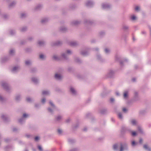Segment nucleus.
I'll return each mask as SVG.
<instances>
[{
  "label": "nucleus",
  "instance_id": "7ed1b4c3",
  "mask_svg": "<svg viewBox=\"0 0 151 151\" xmlns=\"http://www.w3.org/2000/svg\"><path fill=\"white\" fill-rule=\"evenodd\" d=\"M72 53V52L71 50H68L65 53H63L62 54V56L63 58L66 59L68 57V55L71 54Z\"/></svg>",
  "mask_w": 151,
  "mask_h": 151
},
{
  "label": "nucleus",
  "instance_id": "e2e57ef3",
  "mask_svg": "<svg viewBox=\"0 0 151 151\" xmlns=\"http://www.w3.org/2000/svg\"><path fill=\"white\" fill-rule=\"evenodd\" d=\"M132 81L133 82H135V79L134 78H133L132 79Z\"/></svg>",
  "mask_w": 151,
  "mask_h": 151
},
{
  "label": "nucleus",
  "instance_id": "9d476101",
  "mask_svg": "<svg viewBox=\"0 0 151 151\" xmlns=\"http://www.w3.org/2000/svg\"><path fill=\"white\" fill-rule=\"evenodd\" d=\"M88 49H86V50H83L81 51V54L82 55H86L88 53Z\"/></svg>",
  "mask_w": 151,
  "mask_h": 151
},
{
  "label": "nucleus",
  "instance_id": "5fc2aeb1",
  "mask_svg": "<svg viewBox=\"0 0 151 151\" xmlns=\"http://www.w3.org/2000/svg\"><path fill=\"white\" fill-rule=\"evenodd\" d=\"M114 101V99L113 98H111L110 99V101L111 102H113Z\"/></svg>",
  "mask_w": 151,
  "mask_h": 151
},
{
  "label": "nucleus",
  "instance_id": "f03ea898",
  "mask_svg": "<svg viewBox=\"0 0 151 151\" xmlns=\"http://www.w3.org/2000/svg\"><path fill=\"white\" fill-rule=\"evenodd\" d=\"M28 116V115L27 114L24 113L23 115V117L19 120V122L20 124H22L25 121V118L27 117Z\"/></svg>",
  "mask_w": 151,
  "mask_h": 151
},
{
  "label": "nucleus",
  "instance_id": "6e6552de",
  "mask_svg": "<svg viewBox=\"0 0 151 151\" xmlns=\"http://www.w3.org/2000/svg\"><path fill=\"white\" fill-rule=\"evenodd\" d=\"M69 44L71 46H76L78 45V43L75 41H72L69 42Z\"/></svg>",
  "mask_w": 151,
  "mask_h": 151
},
{
  "label": "nucleus",
  "instance_id": "393cba45",
  "mask_svg": "<svg viewBox=\"0 0 151 151\" xmlns=\"http://www.w3.org/2000/svg\"><path fill=\"white\" fill-rule=\"evenodd\" d=\"M16 4L15 2L14 1H12L10 2V8L13 7Z\"/></svg>",
  "mask_w": 151,
  "mask_h": 151
},
{
  "label": "nucleus",
  "instance_id": "09e8293b",
  "mask_svg": "<svg viewBox=\"0 0 151 151\" xmlns=\"http://www.w3.org/2000/svg\"><path fill=\"white\" fill-rule=\"evenodd\" d=\"M77 150L78 149L77 148H74L70 150L69 151H77Z\"/></svg>",
  "mask_w": 151,
  "mask_h": 151
},
{
  "label": "nucleus",
  "instance_id": "dca6fc26",
  "mask_svg": "<svg viewBox=\"0 0 151 151\" xmlns=\"http://www.w3.org/2000/svg\"><path fill=\"white\" fill-rule=\"evenodd\" d=\"M70 91L73 94L75 95L76 94V92L73 88L72 87L70 88Z\"/></svg>",
  "mask_w": 151,
  "mask_h": 151
},
{
  "label": "nucleus",
  "instance_id": "473e14b6",
  "mask_svg": "<svg viewBox=\"0 0 151 151\" xmlns=\"http://www.w3.org/2000/svg\"><path fill=\"white\" fill-rule=\"evenodd\" d=\"M31 62L29 60H27L25 61V64L27 65H29L30 64Z\"/></svg>",
  "mask_w": 151,
  "mask_h": 151
},
{
  "label": "nucleus",
  "instance_id": "2f4dec72",
  "mask_svg": "<svg viewBox=\"0 0 151 151\" xmlns=\"http://www.w3.org/2000/svg\"><path fill=\"white\" fill-rule=\"evenodd\" d=\"M118 116L119 118L120 119H122L123 118V116L122 114L121 113H119L118 114Z\"/></svg>",
  "mask_w": 151,
  "mask_h": 151
},
{
  "label": "nucleus",
  "instance_id": "0e129e2a",
  "mask_svg": "<svg viewBox=\"0 0 151 151\" xmlns=\"http://www.w3.org/2000/svg\"><path fill=\"white\" fill-rule=\"evenodd\" d=\"M32 39V37H29L28 39L30 40H31Z\"/></svg>",
  "mask_w": 151,
  "mask_h": 151
},
{
  "label": "nucleus",
  "instance_id": "79ce46f5",
  "mask_svg": "<svg viewBox=\"0 0 151 151\" xmlns=\"http://www.w3.org/2000/svg\"><path fill=\"white\" fill-rule=\"evenodd\" d=\"M57 132L59 134H61L62 133V131L60 129H57Z\"/></svg>",
  "mask_w": 151,
  "mask_h": 151
},
{
  "label": "nucleus",
  "instance_id": "338daca9",
  "mask_svg": "<svg viewBox=\"0 0 151 151\" xmlns=\"http://www.w3.org/2000/svg\"><path fill=\"white\" fill-rule=\"evenodd\" d=\"M145 32L144 31H143L142 32V34H145Z\"/></svg>",
  "mask_w": 151,
  "mask_h": 151
},
{
  "label": "nucleus",
  "instance_id": "774afa93",
  "mask_svg": "<svg viewBox=\"0 0 151 151\" xmlns=\"http://www.w3.org/2000/svg\"><path fill=\"white\" fill-rule=\"evenodd\" d=\"M38 105H37V104H35V107H38Z\"/></svg>",
  "mask_w": 151,
  "mask_h": 151
},
{
  "label": "nucleus",
  "instance_id": "69168bd1",
  "mask_svg": "<svg viewBox=\"0 0 151 151\" xmlns=\"http://www.w3.org/2000/svg\"><path fill=\"white\" fill-rule=\"evenodd\" d=\"M71 141L72 140H71V139H69L68 140V141L70 143H71L72 142Z\"/></svg>",
  "mask_w": 151,
  "mask_h": 151
},
{
  "label": "nucleus",
  "instance_id": "ea45409f",
  "mask_svg": "<svg viewBox=\"0 0 151 151\" xmlns=\"http://www.w3.org/2000/svg\"><path fill=\"white\" fill-rule=\"evenodd\" d=\"M105 53L106 54H108L110 52V50L107 48H105L104 50Z\"/></svg>",
  "mask_w": 151,
  "mask_h": 151
},
{
  "label": "nucleus",
  "instance_id": "1a4fd4ad",
  "mask_svg": "<svg viewBox=\"0 0 151 151\" xmlns=\"http://www.w3.org/2000/svg\"><path fill=\"white\" fill-rule=\"evenodd\" d=\"M55 78L58 80H60L62 78V76L58 73H56L55 76Z\"/></svg>",
  "mask_w": 151,
  "mask_h": 151
},
{
  "label": "nucleus",
  "instance_id": "5701e85b",
  "mask_svg": "<svg viewBox=\"0 0 151 151\" xmlns=\"http://www.w3.org/2000/svg\"><path fill=\"white\" fill-rule=\"evenodd\" d=\"M67 29L64 27H62L60 28V30L62 32H64Z\"/></svg>",
  "mask_w": 151,
  "mask_h": 151
},
{
  "label": "nucleus",
  "instance_id": "e433bc0d",
  "mask_svg": "<svg viewBox=\"0 0 151 151\" xmlns=\"http://www.w3.org/2000/svg\"><path fill=\"white\" fill-rule=\"evenodd\" d=\"M53 58L55 60H59V58L57 57L56 55H54L53 56Z\"/></svg>",
  "mask_w": 151,
  "mask_h": 151
},
{
  "label": "nucleus",
  "instance_id": "58836bf2",
  "mask_svg": "<svg viewBox=\"0 0 151 151\" xmlns=\"http://www.w3.org/2000/svg\"><path fill=\"white\" fill-rule=\"evenodd\" d=\"M42 7V6L41 5L39 4L37 6L36 8V10H38L40 9Z\"/></svg>",
  "mask_w": 151,
  "mask_h": 151
},
{
  "label": "nucleus",
  "instance_id": "7c9ffc66",
  "mask_svg": "<svg viewBox=\"0 0 151 151\" xmlns=\"http://www.w3.org/2000/svg\"><path fill=\"white\" fill-rule=\"evenodd\" d=\"M62 119V116H58L55 119V120L56 121H60Z\"/></svg>",
  "mask_w": 151,
  "mask_h": 151
},
{
  "label": "nucleus",
  "instance_id": "680f3d73",
  "mask_svg": "<svg viewBox=\"0 0 151 151\" xmlns=\"http://www.w3.org/2000/svg\"><path fill=\"white\" fill-rule=\"evenodd\" d=\"M94 50H95V51H97L98 50H99V48H97V47H96L94 49Z\"/></svg>",
  "mask_w": 151,
  "mask_h": 151
},
{
  "label": "nucleus",
  "instance_id": "b1692460",
  "mask_svg": "<svg viewBox=\"0 0 151 151\" xmlns=\"http://www.w3.org/2000/svg\"><path fill=\"white\" fill-rule=\"evenodd\" d=\"M21 98V96L19 95H17L15 97V100L17 101H19Z\"/></svg>",
  "mask_w": 151,
  "mask_h": 151
},
{
  "label": "nucleus",
  "instance_id": "a18cd8bd",
  "mask_svg": "<svg viewBox=\"0 0 151 151\" xmlns=\"http://www.w3.org/2000/svg\"><path fill=\"white\" fill-rule=\"evenodd\" d=\"M61 43V42L60 41H58L54 45H60Z\"/></svg>",
  "mask_w": 151,
  "mask_h": 151
},
{
  "label": "nucleus",
  "instance_id": "603ef678",
  "mask_svg": "<svg viewBox=\"0 0 151 151\" xmlns=\"http://www.w3.org/2000/svg\"><path fill=\"white\" fill-rule=\"evenodd\" d=\"M38 148L40 151H42V147L40 146H38Z\"/></svg>",
  "mask_w": 151,
  "mask_h": 151
},
{
  "label": "nucleus",
  "instance_id": "c85d7f7f",
  "mask_svg": "<svg viewBox=\"0 0 151 151\" xmlns=\"http://www.w3.org/2000/svg\"><path fill=\"white\" fill-rule=\"evenodd\" d=\"M138 132L141 134L143 133V131L142 129L140 127H138Z\"/></svg>",
  "mask_w": 151,
  "mask_h": 151
},
{
  "label": "nucleus",
  "instance_id": "20e7f679",
  "mask_svg": "<svg viewBox=\"0 0 151 151\" xmlns=\"http://www.w3.org/2000/svg\"><path fill=\"white\" fill-rule=\"evenodd\" d=\"M49 102L50 104L52 106V109L49 107L48 108L47 110L49 112L52 114L53 111H54L55 109V107L51 101H50Z\"/></svg>",
  "mask_w": 151,
  "mask_h": 151
},
{
  "label": "nucleus",
  "instance_id": "4be33fe9",
  "mask_svg": "<svg viewBox=\"0 0 151 151\" xmlns=\"http://www.w3.org/2000/svg\"><path fill=\"white\" fill-rule=\"evenodd\" d=\"M45 55L40 54L39 55V58L42 60H44L45 58Z\"/></svg>",
  "mask_w": 151,
  "mask_h": 151
},
{
  "label": "nucleus",
  "instance_id": "8fccbe9b",
  "mask_svg": "<svg viewBox=\"0 0 151 151\" xmlns=\"http://www.w3.org/2000/svg\"><path fill=\"white\" fill-rule=\"evenodd\" d=\"M122 110L124 112H126L127 111V110L125 108H123Z\"/></svg>",
  "mask_w": 151,
  "mask_h": 151
},
{
  "label": "nucleus",
  "instance_id": "a878e982",
  "mask_svg": "<svg viewBox=\"0 0 151 151\" xmlns=\"http://www.w3.org/2000/svg\"><path fill=\"white\" fill-rule=\"evenodd\" d=\"M27 15L26 13L24 12H22L20 16L22 18L25 17Z\"/></svg>",
  "mask_w": 151,
  "mask_h": 151
},
{
  "label": "nucleus",
  "instance_id": "6e6d98bb",
  "mask_svg": "<svg viewBox=\"0 0 151 151\" xmlns=\"http://www.w3.org/2000/svg\"><path fill=\"white\" fill-rule=\"evenodd\" d=\"M12 130L13 132H15L17 130V129L15 128H13Z\"/></svg>",
  "mask_w": 151,
  "mask_h": 151
},
{
  "label": "nucleus",
  "instance_id": "4c0bfd02",
  "mask_svg": "<svg viewBox=\"0 0 151 151\" xmlns=\"http://www.w3.org/2000/svg\"><path fill=\"white\" fill-rule=\"evenodd\" d=\"M117 145L116 144L114 145L113 146V148L114 150H116L117 148Z\"/></svg>",
  "mask_w": 151,
  "mask_h": 151
},
{
  "label": "nucleus",
  "instance_id": "13d9d810",
  "mask_svg": "<svg viewBox=\"0 0 151 151\" xmlns=\"http://www.w3.org/2000/svg\"><path fill=\"white\" fill-rule=\"evenodd\" d=\"M97 58L99 60H100L101 56L99 55H97Z\"/></svg>",
  "mask_w": 151,
  "mask_h": 151
},
{
  "label": "nucleus",
  "instance_id": "ddd939ff",
  "mask_svg": "<svg viewBox=\"0 0 151 151\" xmlns=\"http://www.w3.org/2000/svg\"><path fill=\"white\" fill-rule=\"evenodd\" d=\"M19 69V67L16 66L14 67L12 70V71L14 73L17 71Z\"/></svg>",
  "mask_w": 151,
  "mask_h": 151
},
{
  "label": "nucleus",
  "instance_id": "f704fd0d",
  "mask_svg": "<svg viewBox=\"0 0 151 151\" xmlns=\"http://www.w3.org/2000/svg\"><path fill=\"white\" fill-rule=\"evenodd\" d=\"M15 31L13 30H10V35H13L15 34Z\"/></svg>",
  "mask_w": 151,
  "mask_h": 151
},
{
  "label": "nucleus",
  "instance_id": "3c124183",
  "mask_svg": "<svg viewBox=\"0 0 151 151\" xmlns=\"http://www.w3.org/2000/svg\"><path fill=\"white\" fill-rule=\"evenodd\" d=\"M134 94L135 96H136L138 95V92L137 91H135L134 92Z\"/></svg>",
  "mask_w": 151,
  "mask_h": 151
},
{
  "label": "nucleus",
  "instance_id": "39448f33",
  "mask_svg": "<svg viewBox=\"0 0 151 151\" xmlns=\"http://www.w3.org/2000/svg\"><path fill=\"white\" fill-rule=\"evenodd\" d=\"M129 90V89L125 90L123 93V98L124 99H127L128 98V94Z\"/></svg>",
  "mask_w": 151,
  "mask_h": 151
},
{
  "label": "nucleus",
  "instance_id": "49530a36",
  "mask_svg": "<svg viewBox=\"0 0 151 151\" xmlns=\"http://www.w3.org/2000/svg\"><path fill=\"white\" fill-rule=\"evenodd\" d=\"M131 133H132V135L133 136H134L136 135V132H132Z\"/></svg>",
  "mask_w": 151,
  "mask_h": 151
},
{
  "label": "nucleus",
  "instance_id": "c9c22d12",
  "mask_svg": "<svg viewBox=\"0 0 151 151\" xmlns=\"http://www.w3.org/2000/svg\"><path fill=\"white\" fill-rule=\"evenodd\" d=\"M122 28L123 30H126L128 29V27L127 26L123 25L122 27Z\"/></svg>",
  "mask_w": 151,
  "mask_h": 151
},
{
  "label": "nucleus",
  "instance_id": "412c9836",
  "mask_svg": "<svg viewBox=\"0 0 151 151\" xmlns=\"http://www.w3.org/2000/svg\"><path fill=\"white\" fill-rule=\"evenodd\" d=\"M48 21V19L47 18H45L42 19L41 21V22L42 23L44 24L45 23L47 22Z\"/></svg>",
  "mask_w": 151,
  "mask_h": 151
},
{
  "label": "nucleus",
  "instance_id": "c756f323",
  "mask_svg": "<svg viewBox=\"0 0 151 151\" xmlns=\"http://www.w3.org/2000/svg\"><path fill=\"white\" fill-rule=\"evenodd\" d=\"M15 52V51L13 49H10V56L13 55Z\"/></svg>",
  "mask_w": 151,
  "mask_h": 151
},
{
  "label": "nucleus",
  "instance_id": "72a5a7b5",
  "mask_svg": "<svg viewBox=\"0 0 151 151\" xmlns=\"http://www.w3.org/2000/svg\"><path fill=\"white\" fill-rule=\"evenodd\" d=\"M125 131H128L130 133H131L132 132L131 129L130 128L128 127H125Z\"/></svg>",
  "mask_w": 151,
  "mask_h": 151
},
{
  "label": "nucleus",
  "instance_id": "bf43d9fd",
  "mask_svg": "<svg viewBox=\"0 0 151 151\" xmlns=\"http://www.w3.org/2000/svg\"><path fill=\"white\" fill-rule=\"evenodd\" d=\"M26 136L28 138H29L31 135L29 134H26Z\"/></svg>",
  "mask_w": 151,
  "mask_h": 151
},
{
  "label": "nucleus",
  "instance_id": "9b49d317",
  "mask_svg": "<svg viewBox=\"0 0 151 151\" xmlns=\"http://www.w3.org/2000/svg\"><path fill=\"white\" fill-rule=\"evenodd\" d=\"M32 80L35 84H37L38 82V79L37 78L33 77L32 78Z\"/></svg>",
  "mask_w": 151,
  "mask_h": 151
},
{
  "label": "nucleus",
  "instance_id": "052dcab7",
  "mask_svg": "<svg viewBox=\"0 0 151 151\" xmlns=\"http://www.w3.org/2000/svg\"><path fill=\"white\" fill-rule=\"evenodd\" d=\"M142 142V139H140L139 140V142L140 143H141Z\"/></svg>",
  "mask_w": 151,
  "mask_h": 151
},
{
  "label": "nucleus",
  "instance_id": "37998d69",
  "mask_svg": "<svg viewBox=\"0 0 151 151\" xmlns=\"http://www.w3.org/2000/svg\"><path fill=\"white\" fill-rule=\"evenodd\" d=\"M135 10L136 11H138L140 10V8L138 6H136L135 8Z\"/></svg>",
  "mask_w": 151,
  "mask_h": 151
},
{
  "label": "nucleus",
  "instance_id": "f8f14e48",
  "mask_svg": "<svg viewBox=\"0 0 151 151\" xmlns=\"http://www.w3.org/2000/svg\"><path fill=\"white\" fill-rule=\"evenodd\" d=\"M45 42L42 40H40L38 41V44L40 46H42L45 44Z\"/></svg>",
  "mask_w": 151,
  "mask_h": 151
},
{
  "label": "nucleus",
  "instance_id": "de8ad7c7",
  "mask_svg": "<svg viewBox=\"0 0 151 151\" xmlns=\"http://www.w3.org/2000/svg\"><path fill=\"white\" fill-rule=\"evenodd\" d=\"M45 101V99L44 98H43L41 100V103L42 104H44Z\"/></svg>",
  "mask_w": 151,
  "mask_h": 151
},
{
  "label": "nucleus",
  "instance_id": "423d86ee",
  "mask_svg": "<svg viewBox=\"0 0 151 151\" xmlns=\"http://www.w3.org/2000/svg\"><path fill=\"white\" fill-rule=\"evenodd\" d=\"M85 4L88 7H91L94 4V2L92 1L88 0L86 2Z\"/></svg>",
  "mask_w": 151,
  "mask_h": 151
},
{
  "label": "nucleus",
  "instance_id": "864d4df0",
  "mask_svg": "<svg viewBox=\"0 0 151 151\" xmlns=\"http://www.w3.org/2000/svg\"><path fill=\"white\" fill-rule=\"evenodd\" d=\"M39 137L37 136L35 137V140L36 141H37L39 140Z\"/></svg>",
  "mask_w": 151,
  "mask_h": 151
},
{
  "label": "nucleus",
  "instance_id": "4468645a",
  "mask_svg": "<svg viewBox=\"0 0 151 151\" xmlns=\"http://www.w3.org/2000/svg\"><path fill=\"white\" fill-rule=\"evenodd\" d=\"M114 72L112 70H110L109 71L108 73V76L109 77H111L114 74Z\"/></svg>",
  "mask_w": 151,
  "mask_h": 151
},
{
  "label": "nucleus",
  "instance_id": "cd10ccee",
  "mask_svg": "<svg viewBox=\"0 0 151 151\" xmlns=\"http://www.w3.org/2000/svg\"><path fill=\"white\" fill-rule=\"evenodd\" d=\"M138 132L141 134L143 133V131L142 129L140 127H138Z\"/></svg>",
  "mask_w": 151,
  "mask_h": 151
},
{
  "label": "nucleus",
  "instance_id": "f257e3e1",
  "mask_svg": "<svg viewBox=\"0 0 151 151\" xmlns=\"http://www.w3.org/2000/svg\"><path fill=\"white\" fill-rule=\"evenodd\" d=\"M128 148L127 145L126 143L121 144L120 151H123V150H128Z\"/></svg>",
  "mask_w": 151,
  "mask_h": 151
},
{
  "label": "nucleus",
  "instance_id": "2eb2a0df",
  "mask_svg": "<svg viewBox=\"0 0 151 151\" xmlns=\"http://www.w3.org/2000/svg\"><path fill=\"white\" fill-rule=\"evenodd\" d=\"M80 22L78 21H74L71 22V24L73 25H77L80 24Z\"/></svg>",
  "mask_w": 151,
  "mask_h": 151
},
{
  "label": "nucleus",
  "instance_id": "bb28decb",
  "mask_svg": "<svg viewBox=\"0 0 151 151\" xmlns=\"http://www.w3.org/2000/svg\"><path fill=\"white\" fill-rule=\"evenodd\" d=\"M137 142H136L134 141H132L131 142V145L132 147H134L136 145Z\"/></svg>",
  "mask_w": 151,
  "mask_h": 151
},
{
  "label": "nucleus",
  "instance_id": "aec40b11",
  "mask_svg": "<svg viewBox=\"0 0 151 151\" xmlns=\"http://www.w3.org/2000/svg\"><path fill=\"white\" fill-rule=\"evenodd\" d=\"M131 123L133 125H135L136 124V121L134 119H132L130 121Z\"/></svg>",
  "mask_w": 151,
  "mask_h": 151
},
{
  "label": "nucleus",
  "instance_id": "6ab92c4d",
  "mask_svg": "<svg viewBox=\"0 0 151 151\" xmlns=\"http://www.w3.org/2000/svg\"><path fill=\"white\" fill-rule=\"evenodd\" d=\"M42 94L44 95H48L49 94V92L47 90H44L42 92Z\"/></svg>",
  "mask_w": 151,
  "mask_h": 151
},
{
  "label": "nucleus",
  "instance_id": "4d7b16f0",
  "mask_svg": "<svg viewBox=\"0 0 151 151\" xmlns=\"http://www.w3.org/2000/svg\"><path fill=\"white\" fill-rule=\"evenodd\" d=\"M115 94H116V95L117 96H119L120 95L118 91H116V92Z\"/></svg>",
  "mask_w": 151,
  "mask_h": 151
},
{
  "label": "nucleus",
  "instance_id": "a19ab883",
  "mask_svg": "<svg viewBox=\"0 0 151 151\" xmlns=\"http://www.w3.org/2000/svg\"><path fill=\"white\" fill-rule=\"evenodd\" d=\"M27 29V28L26 27H23L20 30L22 32H24Z\"/></svg>",
  "mask_w": 151,
  "mask_h": 151
},
{
  "label": "nucleus",
  "instance_id": "0eeeda50",
  "mask_svg": "<svg viewBox=\"0 0 151 151\" xmlns=\"http://www.w3.org/2000/svg\"><path fill=\"white\" fill-rule=\"evenodd\" d=\"M102 6L103 9H108L110 7L111 5L107 4L104 3L102 4Z\"/></svg>",
  "mask_w": 151,
  "mask_h": 151
},
{
  "label": "nucleus",
  "instance_id": "c03bdc74",
  "mask_svg": "<svg viewBox=\"0 0 151 151\" xmlns=\"http://www.w3.org/2000/svg\"><path fill=\"white\" fill-rule=\"evenodd\" d=\"M26 100H27V102H31L32 101V99L30 98L27 97L26 98Z\"/></svg>",
  "mask_w": 151,
  "mask_h": 151
},
{
  "label": "nucleus",
  "instance_id": "a211bd4d",
  "mask_svg": "<svg viewBox=\"0 0 151 151\" xmlns=\"http://www.w3.org/2000/svg\"><path fill=\"white\" fill-rule=\"evenodd\" d=\"M144 148L148 151H151V149L148 147L146 145H144L143 146Z\"/></svg>",
  "mask_w": 151,
  "mask_h": 151
},
{
  "label": "nucleus",
  "instance_id": "f3484780",
  "mask_svg": "<svg viewBox=\"0 0 151 151\" xmlns=\"http://www.w3.org/2000/svg\"><path fill=\"white\" fill-rule=\"evenodd\" d=\"M130 18L132 20L135 21L137 19V17L135 15H132L131 16Z\"/></svg>",
  "mask_w": 151,
  "mask_h": 151
}]
</instances>
